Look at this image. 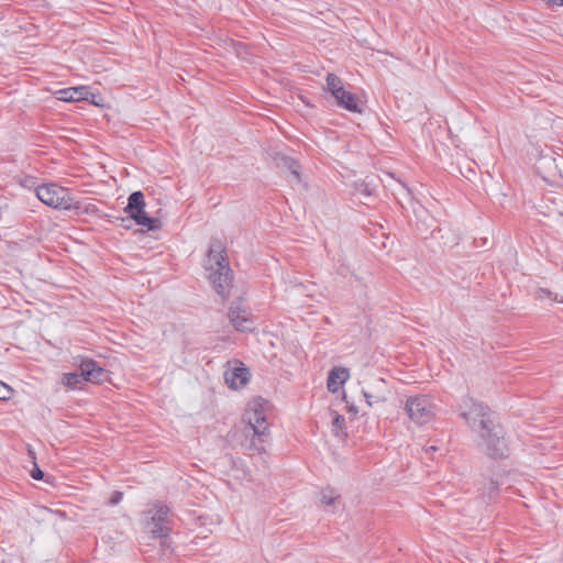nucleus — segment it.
Here are the masks:
<instances>
[{
    "label": "nucleus",
    "mask_w": 563,
    "mask_h": 563,
    "mask_svg": "<svg viewBox=\"0 0 563 563\" xmlns=\"http://www.w3.org/2000/svg\"><path fill=\"white\" fill-rule=\"evenodd\" d=\"M223 246L220 242L211 243L206 260V269L208 278L213 285L214 290L225 297L232 280L231 269L223 255Z\"/></svg>",
    "instance_id": "nucleus-1"
},
{
    "label": "nucleus",
    "mask_w": 563,
    "mask_h": 563,
    "mask_svg": "<svg viewBox=\"0 0 563 563\" xmlns=\"http://www.w3.org/2000/svg\"><path fill=\"white\" fill-rule=\"evenodd\" d=\"M169 512V507L161 501L148 504L143 512L144 529L152 538L158 539L163 548L167 547L172 531Z\"/></svg>",
    "instance_id": "nucleus-2"
},
{
    "label": "nucleus",
    "mask_w": 563,
    "mask_h": 563,
    "mask_svg": "<svg viewBox=\"0 0 563 563\" xmlns=\"http://www.w3.org/2000/svg\"><path fill=\"white\" fill-rule=\"evenodd\" d=\"M459 412L471 430L478 435L487 434L489 428L495 426L489 408L472 397L465 396L462 398Z\"/></svg>",
    "instance_id": "nucleus-3"
},
{
    "label": "nucleus",
    "mask_w": 563,
    "mask_h": 563,
    "mask_svg": "<svg viewBox=\"0 0 563 563\" xmlns=\"http://www.w3.org/2000/svg\"><path fill=\"white\" fill-rule=\"evenodd\" d=\"M244 420L253 430L255 438L251 446L258 453L265 452V443L269 439V426L266 421L263 404L260 401L251 402L244 413Z\"/></svg>",
    "instance_id": "nucleus-4"
},
{
    "label": "nucleus",
    "mask_w": 563,
    "mask_h": 563,
    "mask_svg": "<svg viewBox=\"0 0 563 563\" xmlns=\"http://www.w3.org/2000/svg\"><path fill=\"white\" fill-rule=\"evenodd\" d=\"M404 409L410 421L418 426L433 421L438 411L431 396L424 394L408 396L404 401Z\"/></svg>",
    "instance_id": "nucleus-5"
},
{
    "label": "nucleus",
    "mask_w": 563,
    "mask_h": 563,
    "mask_svg": "<svg viewBox=\"0 0 563 563\" xmlns=\"http://www.w3.org/2000/svg\"><path fill=\"white\" fill-rule=\"evenodd\" d=\"M107 378V371L93 360L85 358L79 364V373H67L63 377V384L70 389L81 387L82 382L99 384Z\"/></svg>",
    "instance_id": "nucleus-6"
},
{
    "label": "nucleus",
    "mask_w": 563,
    "mask_h": 563,
    "mask_svg": "<svg viewBox=\"0 0 563 563\" xmlns=\"http://www.w3.org/2000/svg\"><path fill=\"white\" fill-rule=\"evenodd\" d=\"M37 198L46 206L59 210L78 208L70 191L56 184H44L36 188Z\"/></svg>",
    "instance_id": "nucleus-7"
},
{
    "label": "nucleus",
    "mask_w": 563,
    "mask_h": 563,
    "mask_svg": "<svg viewBox=\"0 0 563 563\" xmlns=\"http://www.w3.org/2000/svg\"><path fill=\"white\" fill-rule=\"evenodd\" d=\"M144 209V195L141 191L132 192L128 198V206L124 208L125 213H128L136 224L145 227L147 230L155 231L159 229V220L148 217Z\"/></svg>",
    "instance_id": "nucleus-8"
},
{
    "label": "nucleus",
    "mask_w": 563,
    "mask_h": 563,
    "mask_svg": "<svg viewBox=\"0 0 563 563\" xmlns=\"http://www.w3.org/2000/svg\"><path fill=\"white\" fill-rule=\"evenodd\" d=\"M489 429L487 434H479V448L494 459L506 457L509 449L503 429L496 424Z\"/></svg>",
    "instance_id": "nucleus-9"
},
{
    "label": "nucleus",
    "mask_w": 563,
    "mask_h": 563,
    "mask_svg": "<svg viewBox=\"0 0 563 563\" xmlns=\"http://www.w3.org/2000/svg\"><path fill=\"white\" fill-rule=\"evenodd\" d=\"M362 394L368 407L387 401L390 394L384 378H374L362 389Z\"/></svg>",
    "instance_id": "nucleus-10"
},
{
    "label": "nucleus",
    "mask_w": 563,
    "mask_h": 563,
    "mask_svg": "<svg viewBox=\"0 0 563 563\" xmlns=\"http://www.w3.org/2000/svg\"><path fill=\"white\" fill-rule=\"evenodd\" d=\"M228 317L230 322L238 331H251L253 321L250 318V313L240 302H233L229 309Z\"/></svg>",
    "instance_id": "nucleus-11"
},
{
    "label": "nucleus",
    "mask_w": 563,
    "mask_h": 563,
    "mask_svg": "<svg viewBox=\"0 0 563 563\" xmlns=\"http://www.w3.org/2000/svg\"><path fill=\"white\" fill-rule=\"evenodd\" d=\"M249 379L250 372L242 363L228 367L224 372V380L232 389L244 387Z\"/></svg>",
    "instance_id": "nucleus-12"
},
{
    "label": "nucleus",
    "mask_w": 563,
    "mask_h": 563,
    "mask_svg": "<svg viewBox=\"0 0 563 563\" xmlns=\"http://www.w3.org/2000/svg\"><path fill=\"white\" fill-rule=\"evenodd\" d=\"M58 100L75 102L81 100H89L90 97H96L88 86H78L60 89L56 92Z\"/></svg>",
    "instance_id": "nucleus-13"
},
{
    "label": "nucleus",
    "mask_w": 563,
    "mask_h": 563,
    "mask_svg": "<svg viewBox=\"0 0 563 563\" xmlns=\"http://www.w3.org/2000/svg\"><path fill=\"white\" fill-rule=\"evenodd\" d=\"M350 373L345 367H333L328 376V389L338 393L340 387L349 379Z\"/></svg>",
    "instance_id": "nucleus-14"
},
{
    "label": "nucleus",
    "mask_w": 563,
    "mask_h": 563,
    "mask_svg": "<svg viewBox=\"0 0 563 563\" xmlns=\"http://www.w3.org/2000/svg\"><path fill=\"white\" fill-rule=\"evenodd\" d=\"M336 100V104L347 111L351 112H361V107L358 99L351 91L345 88L342 90V93H338V97H334Z\"/></svg>",
    "instance_id": "nucleus-15"
},
{
    "label": "nucleus",
    "mask_w": 563,
    "mask_h": 563,
    "mask_svg": "<svg viewBox=\"0 0 563 563\" xmlns=\"http://www.w3.org/2000/svg\"><path fill=\"white\" fill-rule=\"evenodd\" d=\"M331 416H332V423H331L332 434L340 440H344L347 435L346 427H345V418L338 412H331Z\"/></svg>",
    "instance_id": "nucleus-16"
},
{
    "label": "nucleus",
    "mask_w": 563,
    "mask_h": 563,
    "mask_svg": "<svg viewBox=\"0 0 563 563\" xmlns=\"http://www.w3.org/2000/svg\"><path fill=\"white\" fill-rule=\"evenodd\" d=\"M339 498L336 492L332 488L323 489L320 493V504L325 508V510L333 512L335 510V503Z\"/></svg>",
    "instance_id": "nucleus-17"
},
{
    "label": "nucleus",
    "mask_w": 563,
    "mask_h": 563,
    "mask_svg": "<svg viewBox=\"0 0 563 563\" xmlns=\"http://www.w3.org/2000/svg\"><path fill=\"white\" fill-rule=\"evenodd\" d=\"M344 89L342 80L334 74H328L327 76V90L333 96L338 97V93H342Z\"/></svg>",
    "instance_id": "nucleus-18"
},
{
    "label": "nucleus",
    "mask_w": 563,
    "mask_h": 563,
    "mask_svg": "<svg viewBox=\"0 0 563 563\" xmlns=\"http://www.w3.org/2000/svg\"><path fill=\"white\" fill-rule=\"evenodd\" d=\"M501 482L497 478L493 477H484L481 486V490L484 495H487L489 498H492L498 490L499 485Z\"/></svg>",
    "instance_id": "nucleus-19"
},
{
    "label": "nucleus",
    "mask_w": 563,
    "mask_h": 563,
    "mask_svg": "<svg viewBox=\"0 0 563 563\" xmlns=\"http://www.w3.org/2000/svg\"><path fill=\"white\" fill-rule=\"evenodd\" d=\"M75 205H77L78 208H73L71 210H75L78 214H97L99 212L98 207L91 202L81 203L80 201L75 199Z\"/></svg>",
    "instance_id": "nucleus-20"
},
{
    "label": "nucleus",
    "mask_w": 563,
    "mask_h": 563,
    "mask_svg": "<svg viewBox=\"0 0 563 563\" xmlns=\"http://www.w3.org/2000/svg\"><path fill=\"white\" fill-rule=\"evenodd\" d=\"M536 298L540 301H545V300H550V301H559V302H563V300H560L558 298V295L556 294H553L551 292L550 290L548 289H544V288H540L537 292H536Z\"/></svg>",
    "instance_id": "nucleus-21"
},
{
    "label": "nucleus",
    "mask_w": 563,
    "mask_h": 563,
    "mask_svg": "<svg viewBox=\"0 0 563 563\" xmlns=\"http://www.w3.org/2000/svg\"><path fill=\"white\" fill-rule=\"evenodd\" d=\"M283 161H284L285 165L287 166V168L290 170L291 175L299 183L301 180L300 174H299V164L296 161L288 158V157H284Z\"/></svg>",
    "instance_id": "nucleus-22"
},
{
    "label": "nucleus",
    "mask_w": 563,
    "mask_h": 563,
    "mask_svg": "<svg viewBox=\"0 0 563 563\" xmlns=\"http://www.w3.org/2000/svg\"><path fill=\"white\" fill-rule=\"evenodd\" d=\"M12 389L4 383L0 382V400L10 399Z\"/></svg>",
    "instance_id": "nucleus-23"
},
{
    "label": "nucleus",
    "mask_w": 563,
    "mask_h": 563,
    "mask_svg": "<svg viewBox=\"0 0 563 563\" xmlns=\"http://www.w3.org/2000/svg\"><path fill=\"white\" fill-rule=\"evenodd\" d=\"M43 476H44V473L40 470V467L36 464H34V467L31 471V477L33 479L38 481V479H42Z\"/></svg>",
    "instance_id": "nucleus-24"
},
{
    "label": "nucleus",
    "mask_w": 563,
    "mask_h": 563,
    "mask_svg": "<svg viewBox=\"0 0 563 563\" xmlns=\"http://www.w3.org/2000/svg\"><path fill=\"white\" fill-rule=\"evenodd\" d=\"M338 273L344 277L347 276L349 273H351L350 271V267L346 266V265H341L339 268H338Z\"/></svg>",
    "instance_id": "nucleus-25"
},
{
    "label": "nucleus",
    "mask_w": 563,
    "mask_h": 563,
    "mask_svg": "<svg viewBox=\"0 0 563 563\" xmlns=\"http://www.w3.org/2000/svg\"><path fill=\"white\" fill-rule=\"evenodd\" d=\"M122 498V494L121 493H117L112 498H111V503L113 505L118 504Z\"/></svg>",
    "instance_id": "nucleus-26"
},
{
    "label": "nucleus",
    "mask_w": 563,
    "mask_h": 563,
    "mask_svg": "<svg viewBox=\"0 0 563 563\" xmlns=\"http://www.w3.org/2000/svg\"><path fill=\"white\" fill-rule=\"evenodd\" d=\"M99 96L96 95V97H90L89 100L91 101V103L96 104V106H99V100H98Z\"/></svg>",
    "instance_id": "nucleus-27"
},
{
    "label": "nucleus",
    "mask_w": 563,
    "mask_h": 563,
    "mask_svg": "<svg viewBox=\"0 0 563 563\" xmlns=\"http://www.w3.org/2000/svg\"><path fill=\"white\" fill-rule=\"evenodd\" d=\"M548 1L555 5H563V0H548Z\"/></svg>",
    "instance_id": "nucleus-28"
},
{
    "label": "nucleus",
    "mask_w": 563,
    "mask_h": 563,
    "mask_svg": "<svg viewBox=\"0 0 563 563\" xmlns=\"http://www.w3.org/2000/svg\"><path fill=\"white\" fill-rule=\"evenodd\" d=\"M349 411L353 412V413H357V410H356V408L353 405L349 406Z\"/></svg>",
    "instance_id": "nucleus-29"
}]
</instances>
